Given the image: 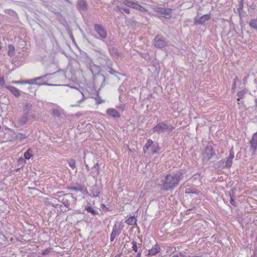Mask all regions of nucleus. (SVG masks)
<instances>
[{
  "label": "nucleus",
  "mask_w": 257,
  "mask_h": 257,
  "mask_svg": "<svg viewBox=\"0 0 257 257\" xmlns=\"http://www.w3.org/2000/svg\"><path fill=\"white\" fill-rule=\"evenodd\" d=\"M183 177V173L181 171L167 175L164 180H162V189L165 191L173 189L178 185Z\"/></svg>",
  "instance_id": "nucleus-1"
},
{
  "label": "nucleus",
  "mask_w": 257,
  "mask_h": 257,
  "mask_svg": "<svg viewBox=\"0 0 257 257\" xmlns=\"http://www.w3.org/2000/svg\"><path fill=\"white\" fill-rule=\"evenodd\" d=\"M174 127L172 126L171 123L168 121H160L153 127L152 131L153 133H156L158 134H164L165 133H170L173 130Z\"/></svg>",
  "instance_id": "nucleus-2"
},
{
  "label": "nucleus",
  "mask_w": 257,
  "mask_h": 257,
  "mask_svg": "<svg viewBox=\"0 0 257 257\" xmlns=\"http://www.w3.org/2000/svg\"><path fill=\"white\" fill-rule=\"evenodd\" d=\"M154 44L155 47L157 48H162L166 46L168 43L164 37L158 35L154 40Z\"/></svg>",
  "instance_id": "nucleus-3"
},
{
  "label": "nucleus",
  "mask_w": 257,
  "mask_h": 257,
  "mask_svg": "<svg viewBox=\"0 0 257 257\" xmlns=\"http://www.w3.org/2000/svg\"><path fill=\"white\" fill-rule=\"evenodd\" d=\"M94 29L96 33L99 35L101 40L104 41V40L107 37V32L104 27L101 25L95 24L94 26Z\"/></svg>",
  "instance_id": "nucleus-4"
},
{
  "label": "nucleus",
  "mask_w": 257,
  "mask_h": 257,
  "mask_svg": "<svg viewBox=\"0 0 257 257\" xmlns=\"http://www.w3.org/2000/svg\"><path fill=\"white\" fill-rule=\"evenodd\" d=\"M155 11L163 15L164 18H169L171 17L172 9L171 8H165L158 7L156 8Z\"/></svg>",
  "instance_id": "nucleus-5"
},
{
  "label": "nucleus",
  "mask_w": 257,
  "mask_h": 257,
  "mask_svg": "<svg viewBox=\"0 0 257 257\" xmlns=\"http://www.w3.org/2000/svg\"><path fill=\"white\" fill-rule=\"evenodd\" d=\"M215 153L213 151V149L212 146H207L204 152L203 153V158L205 160L209 161Z\"/></svg>",
  "instance_id": "nucleus-6"
},
{
  "label": "nucleus",
  "mask_w": 257,
  "mask_h": 257,
  "mask_svg": "<svg viewBox=\"0 0 257 257\" xmlns=\"http://www.w3.org/2000/svg\"><path fill=\"white\" fill-rule=\"evenodd\" d=\"M55 73H53L52 74H54ZM52 75V74H45L43 76H40V77H36L31 80H30V82L31 81H37V80H40L41 82H37L36 83V84H38L39 85H51L50 84H48L46 83V80H48V79H47L48 76H50Z\"/></svg>",
  "instance_id": "nucleus-7"
},
{
  "label": "nucleus",
  "mask_w": 257,
  "mask_h": 257,
  "mask_svg": "<svg viewBox=\"0 0 257 257\" xmlns=\"http://www.w3.org/2000/svg\"><path fill=\"white\" fill-rule=\"evenodd\" d=\"M108 51L111 57L118 59L122 57V54L120 53L117 49L114 47H110L108 48Z\"/></svg>",
  "instance_id": "nucleus-8"
},
{
  "label": "nucleus",
  "mask_w": 257,
  "mask_h": 257,
  "mask_svg": "<svg viewBox=\"0 0 257 257\" xmlns=\"http://www.w3.org/2000/svg\"><path fill=\"white\" fill-rule=\"evenodd\" d=\"M73 199H74V197L72 196V194H65L64 195V197L63 198V199L62 200V202L65 207L69 208L70 205V201H71V200H73Z\"/></svg>",
  "instance_id": "nucleus-9"
},
{
  "label": "nucleus",
  "mask_w": 257,
  "mask_h": 257,
  "mask_svg": "<svg viewBox=\"0 0 257 257\" xmlns=\"http://www.w3.org/2000/svg\"><path fill=\"white\" fill-rule=\"evenodd\" d=\"M250 149L253 154L255 153L257 149V133H254L252 137V139L250 142Z\"/></svg>",
  "instance_id": "nucleus-10"
},
{
  "label": "nucleus",
  "mask_w": 257,
  "mask_h": 257,
  "mask_svg": "<svg viewBox=\"0 0 257 257\" xmlns=\"http://www.w3.org/2000/svg\"><path fill=\"white\" fill-rule=\"evenodd\" d=\"M210 18V14L204 15L199 18H195V23L197 24H203L206 21H208Z\"/></svg>",
  "instance_id": "nucleus-11"
},
{
  "label": "nucleus",
  "mask_w": 257,
  "mask_h": 257,
  "mask_svg": "<svg viewBox=\"0 0 257 257\" xmlns=\"http://www.w3.org/2000/svg\"><path fill=\"white\" fill-rule=\"evenodd\" d=\"M234 151L233 150V148H232L229 152V155L228 158H227V160L226 161V164L225 167L227 168H230L231 167L232 163V160L234 158Z\"/></svg>",
  "instance_id": "nucleus-12"
},
{
  "label": "nucleus",
  "mask_w": 257,
  "mask_h": 257,
  "mask_svg": "<svg viewBox=\"0 0 257 257\" xmlns=\"http://www.w3.org/2000/svg\"><path fill=\"white\" fill-rule=\"evenodd\" d=\"M5 88L10 90L11 92L16 97H18L20 96V91L16 87L9 85H5Z\"/></svg>",
  "instance_id": "nucleus-13"
},
{
  "label": "nucleus",
  "mask_w": 257,
  "mask_h": 257,
  "mask_svg": "<svg viewBox=\"0 0 257 257\" xmlns=\"http://www.w3.org/2000/svg\"><path fill=\"white\" fill-rule=\"evenodd\" d=\"M107 115L114 118H119L120 117L119 113L114 108H109L106 111Z\"/></svg>",
  "instance_id": "nucleus-14"
},
{
  "label": "nucleus",
  "mask_w": 257,
  "mask_h": 257,
  "mask_svg": "<svg viewBox=\"0 0 257 257\" xmlns=\"http://www.w3.org/2000/svg\"><path fill=\"white\" fill-rule=\"evenodd\" d=\"M161 251V247L158 244H156L154 247L149 250L148 255H155Z\"/></svg>",
  "instance_id": "nucleus-15"
},
{
  "label": "nucleus",
  "mask_w": 257,
  "mask_h": 257,
  "mask_svg": "<svg viewBox=\"0 0 257 257\" xmlns=\"http://www.w3.org/2000/svg\"><path fill=\"white\" fill-rule=\"evenodd\" d=\"M27 115L24 114V115L17 120V122L19 126H23L27 122L28 118Z\"/></svg>",
  "instance_id": "nucleus-16"
},
{
  "label": "nucleus",
  "mask_w": 257,
  "mask_h": 257,
  "mask_svg": "<svg viewBox=\"0 0 257 257\" xmlns=\"http://www.w3.org/2000/svg\"><path fill=\"white\" fill-rule=\"evenodd\" d=\"M32 104L31 102H26L23 106V111L24 114H28L31 110Z\"/></svg>",
  "instance_id": "nucleus-17"
},
{
  "label": "nucleus",
  "mask_w": 257,
  "mask_h": 257,
  "mask_svg": "<svg viewBox=\"0 0 257 257\" xmlns=\"http://www.w3.org/2000/svg\"><path fill=\"white\" fill-rule=\"evenodd\" d=\"M87 5L84 0H78V8L81 11H85L87 9Z\"/></svg>",
  "instance_id": "nucleus-18"
},
{
  "label": "nucleus",
  "mask_w": 257,
  "mask_h": 257,
  "mask_svg": "<svg viewBox=\"0 0 257 257\" xmlns=\"http://www.w3.org/2000/svg\"><path fill=\"white\" fill-rule=\"evenodd\" d=\"M154 143V142L151 139H149L147 140L146 144L143 147V151L145 154L147 153V150L151 148Z\"/></svg>",
  "instance_id": "nucleus-19"
},
{
  "label": "nucleus",
  "mask_w": 257,
  "mask_h": 257,
  "mask_svg": "<svg viewBox=\"0 0 257 257\" xmlns=\"http://www.w3.org/2000/svg\"><path fill=\"white\" fill-rule=\"evenodd\" d=\"M137 219L135 216L130 217L126 221V224L130 225H134L137 224Z\"/></svg>",
  "instance_id": "nucleus-20"
},
{
  "label": "nucleus",
  "mask_w": 257,
  "mask_h": 257,
  "mask_svg": "<svg viewBox=\"0 0 257 257\" xmlns=\"http://www.w3.org/2000/svg\"><path fill=\"white\" fill-rule=\"evenodd\" d=\"M133 9H135L137 10H139L141 12H146L147 9L143 7H142L141 5H140L138 2H135Z\"/></svg>",
  "instance_id": "nucleus-21"
},
{
  "label": "nucleus",
  "mask_w": 257,
  "mask_h": 257,
  "mask_svg": "<svg viewBox=\"0 0 257 257\" xmlns=\"http://www.w3.org/2000/svg\"><path fill=\"white\" fill-rule=\"evenodd\" d=\"M120 232V230L117 227V226L116 224H114L113 226L112 231L111 232V234L116 237L117 235L119 234Z\"/></svg>",
  "instance_id": "nucleus-22"
},
{
  "label": "nucleus",
  "mask_w": 257,
  "mask_h": 257,
  "mask_svg": "<svg viewBox=\"0 0 257 257\" xmlns=\"http://www.w3.org/2000/svg\"><path fill=\"white\" fill-rule=\"evenodd\" d=\"M248 24L251 28L257 30V18L251 19Z\"/></svg>",
  "instance_id": "nucleus-23"
},
{
  "label": "nucleus",
  "mask_w": 257,
  "mask_h": 257,
  "mask_svg": "<svg viewBox=\"0 0 257 257\" xmlns=\"http://www.w3.org/2000/svg\"><path fill=\"white\" fill-rule=\"evenodd\" d=\"M99 53L102 55L103 57V59L106 61V62H109L110 61V59L108 57L107 55L106 54V53L105 51L100 50L98 51Z\"/></svg>",
  "instance_id": "nucleus-24"
},
{
  "label": "nucleus",
  "mask_w": 257,
  "mask_h": 257,
  "mask_svg": "<svg viewBox=\"0 0 257 257\" xmlns=\"http://www.w3.org/2000/svg\"><path fill=\"white\" fill-rule=\"evenodd\" d=\"M151 148V151L153 154L158 153L160 150V147H159V145L157 143H154Z\"/></svg>",
  "instance_id": "nucleus-25"
},
{
  "label": "nucleus",
  "mask_w": 257,
  "mask_h": 257,
  "mask_svg": "<svg viewBox=\"0 0 257 257\" xmlns=\"http://www.w3.org/2000/svg\"><path fill=\"white\" fill-rule=\"evenodd\" d=\"M27 138V136L25 134H23L21 133H18L16 136V139L20 142H22L24 139H26Z\"/></svg>",
  "instance_id": "nucleus-26"
},
{
  "label": "nucleus",
  "mask_w": 257,
  "mask_h": 257,
  "mask_svg": "<svg viewBox=\"0 0 257 257\" xmlns=\"http://www.w3.org/2000/svg\"><path fill=\"white\" fill-rule=\"evenodd\" d=\"M69 190L71 191H82L83 189V187L82 185H78L77 187H71L69 188Z\"/></svg>",
  "instance_id": "nucleus-27"
},
{
  "label": "nucleus",
  "mask_w": 257,
  "mask_h": 257,
  "mask_svg": "<svg viewBox=\"0 0 257 257\" xmlns=\"http://www.w3.org/2000/svg\"><path fill=\"white\" fill-rule=\"evenodd\" d=\"M33 151L31 149H29L27 152L24 153V157L26 159H30L32 156Z\"/></svg>",
  "instance_id": "nucleus-28"
},
{
  "label": "nucleus",
  "mask_w": 257,
  "mask_h": 257,
  "mask_svg": "<svg viewBox=\"0 0 257 257\" xmlns=\"http://www.w3.org/2000/svg\"><path fill=\"white\" fill-rule=\"evenodd\" d=\"M246 91L244 90H242L238 92L237 93V95L238 96L237 100L239 101L241 99H242L244 97V95Z\"/></svg>",
  "instance_id": "nucleus-29"
},
{
  "label": "nucleus",
  "mask_w": 257,
  "mask_h": 257,
  "mask_svg": "<svg viewBox=\"0 0 257 257\" xmlns=\"http://www.w3.org/2000/svg\"><path fill=\"white\" fill-rule=\"evenodd\" d=\"M85 210H86L88 212H90L93 215H96L98 213L97 211L94 210L93 208L88 206L85 207Z\"/></svg>",
  "instance_id": "nucleus-30"
},
{
  "label": "nucleus",
  "mask_w": 257,
  "mask_h": 257,
  "mask_svg": "<svg viewBox=\"0 0 257 257\" xmlns=\"http://www.w3.org/2000/svg\"><path fill=\"white\" fill-rule=\"evenodd\" d=\"M123 3L125 6L133 8L135 2H133L128 0H125L123 1Z\"/></svg>",
  "instance_id": "nucleus-31"
},
{
  "label": "nucleus",
  "mask_w": 257,
  "mask_h": 257,
  "mask_svg": "<svg viewBox=\"0 0 257 257\" xmlns=\"http://www.w3.org/2000/svg\"><path fill=\"white\" fill-rule=\"evenodd\" d=\"M68 163L70 167L72 169H74L76 168V162L73 159H70L68 161Z\"/></svg>",
  "instance_id": "nucleus-32"
},
{
  "label": "nucleus",
  "mask_w": 257,
  "mask_h": 257,
  "mask_svg": "<svg viewBox=\"0 0 257 257\" xmlns=\"http://www.w3.org/2000/svg\"><path fill=\"white\" fill-rule=\"evenodd\" d=\"M132 245H133V246H132L133 250L137 252L138 251V249L137 242L136 241H135L134 240H133L132 241Z\"/></svg>",
  "instance_id": "nucleus-33"
},
{
  "label": "nucleus",
  "mask_w": 257,
  "mask_h": 257,
  "mask_svg": "<svg viewBox=\"0 0 257 257\" xmlns=\"http://www.w3.org/2000/svg\"><path fill=\"white\" fill-rule=\"evenodd\" d=\"M52 115L56 116H59L61 114L60 111L57 109H54L52 112Z\"/></svg>",
  "instance_id": "nucleus-34"
},
{
  "label": "nucleus",
  "mask_w": 257,
  "mask_h": 257,
  "mask_svg": "<svg viewBox=\"0 0 257 257\" xmlns=\"http://www.w3.org/2000/svg\"><path fill=\"white\" fill-rule=\"evenodd\" d=\"M12 83L13 84H25V83H30V84H32L33 83L32 82H30V81H26V82H25V81H13L12 82Z\"/></svg>",
  "instance_id": "nucleus-35"
},
{
  "label": "nucleus",
  "mask_w": 257,
  "mask_h": 257,
  "mask_svg": "<svg viewBox=\"0 0 257 257\" xmlns=\"http://www.w3.org/2000/svg\"><path fill=\"white\" fill-rule=\"evenodd\" d=\"M93 168L96 169V174L97 175H98L99 173V169H100L98 163H96L93 166Z\"/></svg>",
  "instance_id": "nucleus-36"
},
{
  "label": "nucleus",
  "mask_w": 257,
  "mask_h": 257,
  "mask_svg": "<svg viewBox=\"0 0 257 257\" xmlns=\"http://www.w3.org/2000/svg\"><path fill=\"white\" fill-rule=\"evenodd\" d=\"M185 193H188V194L189 193L197 194L196 191H194L193 189L192 188H188V189H186Z\"/></svg>",
  "instance_id": "nucleus-37"
},
{
  "label": "nucleus",
  "mask_w": 257,
  "mask_h": 257,
  "mask_svg": "<svg viewBox=\"0 0 257 257\" xmlns=\"http://www.w3.org/2000/svg\"><path fill=\"white\" fill-rule=\"evenodd\" d=\"M51 249L50 248H46V249H45L44 250H43L42 251V254L43 255H47L51 251Z\"/></svg>",
  "instance_id": "nucleus-38"
},
{
  "label": "nucleus",
  "mask_w": 257,
  "mask_h": 257,
  "mask_svg": "<svg viewBox=\"0 0 257 257\" xmlns=\"http://www.w3.org/2000/svg\"><path fill=\"white\" fill-rule=\"evenodd\" d=\"M230 203L231 205L233 206H235V202L234 201L233 199V197L230 194Z\"/></svg>",
  "instance_id": "nucleus-39"
},
{
  "label": "nucleus",
  "mask_w": 257,
  "mask_h": 257,
  "mask_svg": "<svg viewBox=\"0 0 257 257\" xmlns=\"http://www.w3.org/2000/svg\"><path fill=\"white\" fill-rule=\"evenodd\" d=\"M109 69V73L110 74H112V75H114L115 73H117V72L114 70L113 69H112V68H110L109 67H108Z\"/></svg>",
  "instance_id": "nucleus-40"
},
{
  "label": "nucleus",
  "mask_w": 257,
  "mask_h": 257,
  "mask_svg": "<svg viewBox=\"0 0 257 257\" xmlns=\"http://www.w3.org/2000/svg\"><path fill=\"white\" fill-rule=\"evenodd\" d=\"M5 79H4V78L3 77H0V86H5L6 85H5Z\"/></svg>",
  "instance_id": "nucleus-41"
},
{
  "label": "nucleus",
  "mask_w": 257,
  "mask_h": 257,
  "mask_svg": "<svg viewBox=\"0 0 257 257\" xmlns=\"http://www.w3.org/2000/svg\"><path fill=\"white\" fill-rule=\"evenodd\" d=\"M122 11L127 14L130 13V10L128 8H122Z\"/></svg>",
  "instance_id": "nucleus-42"
},
{
  "label": "nucleus",
  "mask_w": 257,
  "mask_h": 257,
  "mask_svg": "<svg viewBox=\"0 0 257 257\" xmlns=\"http://www.w3.org/2000/svg\"><path fill=\"white\" fill-rule=\"evenodd\" d=\"M78 94H81L82 96V98L78 102H81L84 101L85 100V99L84 94L82 92H78Z\"/></svg>",
  "instance_id": "nucleus-43"
},
{
  "label": "nucleus",
  "mask_w": 257,
  "mask_h": 257,
  "mask_svg": "<svg viewBox=\"0 0 257 257\" xmlns=\"http://www.w3.org/2000/svg\"><path fill=\"white\" fill-rule=\"evenodd\" d=\"M122 8H123V7H120V6H117V7H116V10H117L118 11L120 12V13H122Z\"/></svg>",
  "instance_id": "nucleus-44"
},
{
  "label": "nucleus",
  "mask_w": 257,
  "mask_h": 257,
  "mask_svg": "<svg viewBox=\"0 0 257 257\" xmlns=\"http://www.w3.org/2000/svg\"><path fill=\"white\" fill-rule=\"evenodd\" d=\"M115 236L110 234V240L111 241H113L114 240V239H115Z\"/></svg>",
  "instance_id": "nucleus-45"
},
{
  "label": "nucleus",
  "mask_w": 257,
  "mask_h": 257,
  "mask_svg": "<svg viewBox=\"0 0 257 257\" xmlns=\"http://www.w3.org/2000/svg\"><path fill=\"white\" fill-rule=\"evenodd\" d=\"M141 253H141V251H139V252L137 253V255H136V257H141Z\"/></svg>",
  "instance_id": "nucleus-46"
},
{
  "label": "nucleus",
  "mask_w": 257,
  "mask_h": 257,
  "mask_svg": "<svg viewBox=\"0 0 257 257\" xmlns=\"http://www.w3.org/2000/svg\"><path fill=\"white\" fill-rule=\"evenodd\" d=\"M77 117L80 116L81 115V113L80 112H77L75 114Z\"/></svg>",
  "instance_id": "nucleus-47"
},
{
  "label": "nucleus",
  "mask_w": 257,
  "mask_h": 257,
  "mask_svg": "<svg viewBox=\"0 0 257 257\" xmlns=\"http://www.w3.org/2000/svg\"><path fill=\"white\" fill-rule=\"evenodd\" d=\"M99 191H96V194H94V196H98V194H99Z\"/></svg>",
  "instance_id": "nucleus-48"
},
{
  "label": "nucleus",
  "mask_w": 257,
  "mask_h": 257,
  "mask_svg": "<svg viewBox=\"0 0 257 257\" xmlns=\"http://www.w3.org/2000/svg\"><path fill=\"white\" fill-rule=\"evenodd\" d=\"M121 254H117L114 257H120Z\"/></svg>",
  "instance_id": "nucleus-49"
},
{
  "label": "nucleus",
  "mask_w": 257,
  "mask_h": 257,
  "mask_svg": "<svg viewBox=\"0 0 257 257\" xmlns=\"http://www.w3.org/2000/svg\"><path fill=\"white\" fill-rule=\"evenodd\" d=\"M86 168L87 169V170H89V167H88V165L87 164H86Z\"/></svg>",
  "instance_id": "nucleus-50"
},
{
  "label": "nucleus",
  "mask_w": 257,
  "mask_h": 257,
  "mask_svg": "<svg viewBox=\"0 0 257 257\" xmlns=\"http://www.w3.org/2000/svg\"><path fill=\"white\" fill-rule=\"evenodd\" d=\"M237 79V77L235 78V79H234V85H235L236 84L235 80Z\"/></svg>",
  "instance_id": "nucleus-51"
},
{
  "label": "nucleus",
  "mask_w": 257,
  "mask_h": 257,
  "mask_svg": "<svg viewBox=\"0 0 257 257\" xmlns=\"http://www.w3.org/2000/svg\"><path fill=\"white\" fill-rule=\"evenodd\" d=\"M23 160H24V159L22 158L19 159V161H23Z\"/></svg>",
  "instance_id": "nucleus-52"
},
{
  "label": "nucleus",
  "mask_w": 257,
  "mask_h": 257,
  "mask_svg": "<svg viewBox=\"0 0 257 257\" xmlns=\"http://www.w3.org/2000/svg\"><path fill=\"white\" fill-rule=\"evenodd\" d=\"M254 101H255V105L257 106V99H255L254 100Z\"/></svg>",
  "instance_id": "nucleus-53"
},
{
  "label": "nucleus",
  "mask_w": 257,
  "mask_h": 257,
  "mask_svg": "<svg viewBox=\"0 0 257 257\" xmlns=\"http://www.w3.org/2000/svg\"><path fill=\"white\" fill-rule=\"evenodd\" d=\"M172 257H179V256L177 254L173 255Z\"/></svg>",
  "instance_id": "nucleus-54"
},
{
  "label": "nucleus",
  "mask_w": 257,
  "mask_h": 257,
  "mask_svg": "<svg viewBox=\"0 0 257 257\" xmlns=\"http://www.w3.org/2000/svg\"><path fill=\"white\" fill-rule=\"evenodd\" d=\"M0 235H3V236H4V235H3V233H2V232H0Z\"/></svg>",
  "instance_id": "nucleus-55"
},
{
  "label": "nucleus",
  "mask_w": 257,
  "mask_h": 257,
  "mask_svg": "<svg viewBox=\"0 0 257 257\" xmlns=\"http://www.w3.org/2000/svg\"><path fill=\"white\" fill-rule=\"evenodd\" d=\"M105 43H106V44H108L107 42H105Z\"/></svg>",
  "instance_id": "nucleus-56"
},
{
  "label": "nucleus",
  "mask_w": 257,
  "mask_h": 257,
  "mask_svg": "<svg viewBox=\"0 0 257 257\" xmlns=\"http://www.w3.org/2000/svg\"><path fill=\"white\" fill-rule=\"evenodd\" d=\"M256 240L257 241V235H256Z\"/></svg>",
  "instance_id": "nucleus-57"
}]
</instances>
